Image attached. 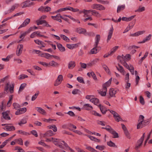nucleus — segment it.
<instances>
[{"mask_svg":"<svg viewBox=\"0 0 152 152\" xmlns=\"http://www.w3.org/2000/svg\"><path fill=\"white\" fill-rule=\"evenodd\" d=\"M102 129H105L113 135V138H118L119 137L118 135L115 131L109 125H107L106 127H102Z\"/></svg>","mask_w":152,"mask_h":152,"instance_id":"1","label":"nucleus"},{"mask_svg":"<svg viewBox=\"0 0 152 152\" xmlns=\"http://www.w3.org/2000/svg\"><path fill=\"white\" fill-rule=\"evenodd\" d=\"M145 136V133H144L143 134L142 136L140 138L139 140L137 142L135 147V149H138L140 146L142 145V143L143 141L144 137Z\"/></svg>","mask_w":152,"mask_h":152,"instance_id":"2","label":"nucleus"},{"mask_svg":"<svg viewBox=\"0 0 152 152\" xmlns=\"http://www.w3.org/2000/svg\"><path fill=\"white\" fill-rule=\"evenodd\" d=\"M9 112H10L9 111H7L2 113V115L3 118H1V120L2 122L3 121L4 119L6 120H10V118L9 115Z\"/></svg>","mask_w":152,"mask_h":152,"instance_id":"3","label":"nucleus"},{"mask_svg":"<svg viewBox=\"0 0 152 152\" xmlns=\"http://www.w3.org/2000/svg\"><path fill=\"white\" fill-rule=\"evenodd\" d=\"M36 22L37 23V25L38 26L44 24L43 25L47 27H51V26L48 24L47 22L45 20H42L39 19V20H36Z\"/></svg>","mask_w":152,"mask_h":152,"instance_id":"4","label":"nucleus"},{"mask_svg":"<svg viewBox=\"0 0 152 152\" xmlns=\"http://www.w3.org/2000/svg\"><path fill=\"white\" fill-rule=\"evenodd\" d=\"M63 77L62 75H59L57 77V79L55 81L54 83L55 86H57L60 84L63 80Z\"/></svg>","mask_w":152,"mask_h":152,"instance_id":"5","label":"nucleus"},{"mask_svg":"<svg viewBox=\"0 0 152 152\" xmlns=\"http://www.w3.org/2000/svg\"><path fill=\"white\" fill-rule=\"evenodd\" d=\"M92 8L94 9L100 10H104L105 8L102 5L100 4H94L92 6Z\"/></svg>","mask_w":152,"mask_h":152,"instance_id":"6","label":"nucleus"},{"mask_svg":"<svg viewBox=\"0 0 152 152\" xmlns=\"http://www.w3.org/2000/svg\"><path fill=\"white\" fill-rule=\"evenodd\" d=\"M94 47L90 51V53L92 54H96L101 49V47L99 46H95L94 45Z\"/></svg>","mask_w":152,"mask_h":152,"instance_id":"7","label":"nucleus"},{"mask_svg":"<svg viewBox=\"0 0 152 152\" xmlns=\"http://www.w3.org/2000/svg\"><path fill=\"white\" fill-rule=\"evenodd\" d=\"M23 6L22 7L23 8L30 7L34 4V3L31 2L30 0L26 1L23 2Z\"/></svg>","mask_w":152,"mask_h":152,"instance_id":"8","label":"nucleus"},{"mask_svg":"<svg viewBox=\"0 0 152 152\" xmlns=\"http://www.w3.org/2000/svg\"><path fill=\"white\" fill-rule=\"evenodd\" d=\"M27 110V109L26 107L20 108L18 109L15 112V114L16 115H20L26 112Z\"/></svg>","mask_w":152,"mask_h":152,"instance_id":"9","label":"nucleus"},{"mask_svg":"<svg viewBox=\"0 0 152 152\" xmlns=\"http://www.w3.org/2000/svg\"><path fill=\"white\" fill-rule=\"evenodd\" d=\"M104 86V87H102V88L101 90H98V91L99 94L102 96H106L107 91V88H105Z\"/></svg>","mask_w":152,"mask_h":152,"instance_id":"10","label":"nucleus"},{"mask_svg":"<svg viewBox=\"0 0 152 152\" xmlns=\"http://www.w3.org/2000/svg\"><path fill=\"white\" fill-rule=\"evenodd\" d=\"M98 106L99 107L100 109V111L103 114H105L107 111V108L104 106L99 104L98 105Z\"/></svg>","mask_w":152,"mask_h":152,"instance_id":"11","label":"nucleus"},{"mask_svg":"<svg viewBox=\"0 0 152 152\" xmlns=\"http://www.w3.org/2000/svg\"><path fill=\"white\" fill-rule=\"evenodd\" d=\"M113 26H112V27L110 28V29L109 30L108 33V34L107 36V42H108V41L110 40L113 34Z\"/></svg>","mask_w":152,"mask_h":152,"instance_id":"12","label":"nucleus"},{"mask_svg":"<svg viewBox=\"0 0 152 152\" xmlns=\"http://www.w3.org/2000/svg\"><path fill=\"white\" fill-rule=\"evenodd\" d=\"M23 48V45L22 44L19 45L17 47V49L18 50V52L17 51L16 54L18 56H19L22 53V50Z\"/></svg>","mask_w":152,"mask_h":152,"instance_id":"13","label":"nucleus"},{"mask_svg":"<svg viewBox=\"0 0 152 152\" xmlns=\"http://www.w3.org/2000/svg\"><path fill=\"white\" fill-rule=\"evenodd\" d=\"M68 68L69 69H73L75 66V62L74 61H70L68 65Z\"/></svg>","mask_w":152,"mask_h":152,"instance_id":"14","label":"nucleus"},{"mask_svg":"<svg viewBox=\"0 0 152 152\" xmlns=\"http://www.w3.org/2000/svg\"><path fill=\"white\" fill-rule=\"evenodd\" d=\"M36 109L37 111L39 113L42 115H46V112L45 110L40 107H36Z\"/></svg>","mask_w":152,"mask_h":152,"instance_id":"15","label":"nucleus"},{"mask_svg":"<svg viewBox=\"0 0 152 152\" xmlns=\"http://www.w3.org/2000/svg\"><path fill=\"white\" fill-rule=\"evenodd\" d=\"M90 11L92 12V15L98 18H100L101 17V15L95 10H91Z\"/></svg>","mask_w":152,"mask_h":152,"instance_id":"16","label":"nucleus"},{"mask_svg":"<svg viewBox=\"0 0 152 152\" xmlns=\"http://www.w3.org/2000/svg\"><path fill=\"white\" fill-rule=\"evenodd\" d=\"M76 31L80 34H84L86 32V30L85 29L81 28H77L76 29Z\"/></svg>","mask_w":152,"mask_h":152,"instance_id":"17","label":"nucleus"},{"mask_svg":"<svg viewBox=\"0 0 152 152\" xmlns=\"http://www.w3.org/2000/svg\"><path fill=\"white\" fill-rule=\"evenodd\" d=\"M83 109L86 110H91L93 109V107L89 104H85L83 107Z\"/></svg>","mask_w":152,"mask_h":152,"instance_id":"18","label":"nucleus"},{"mask_svg":"<svg viewBox=\"0 0 152 152\" xmlns=\"http://www.w3.org/2000/svg\"><path fill=\"white\" fill-rule=\"evenodd\" d=\"M54 134L52 131L51 130H49L47 131L43 135L44 137H50L53 136Z\"/></svg>","mask_w":152,"mask_h":152,"instance_id":"19","label":"nucleus"},{"mask_svg":"<svg viewBox=\"0 0 152 152\" xmlns=\"http://www.w3.org/2000/svg\"><path fill=\"white\" fill-rule=\"evenodd\" d=\"M95 41L94 42L95 46H97L98 44L99 43V42L100 39V35L99 34H97L96 35L95 37Z\"/></svg>","mask_w":152,"mask_h":152,"instance_id":"20","label":"nucleus"},{"mask_svg":"<svg viewBox=\"0 0 152 152\" xmlns=\"http://www.w3.org/2000/svg\"><path fill=\"white\" fill-rule=\"evenodd\" d=\"M145 32V31H138L134 34H131L130 35L131 36H138L142 34Z\"/></svg>","mask_w":152,"mask_h":152,"instance_id":"21","label":"nucleus"},{"mask_svg":"<svg viewBox=\"0 0 152 152\" xmlns=\"http://www.w3.org/2000/svg\"><path fill=\"white\" fill-rule=\"evenodd\" d=\"M152 35L149 34L148 36L146 37L142 41L139 42L138 43H143L150 40Z\"/></svg>","mask_w":152,"mask_h":152,"instance_id":"22","label":"nucleus"},{"mask_svg":"<svg viewBox=\"0 0 152 152\" xmlns=\"http://www.w3.org/2000/svg\"><path fill=\"white\" fill-rule=\"evenodd\" d=\"M135 16V15L131 16L129 18H127L126 17H123L122 18V20L123 21H129L132 20Z\"/></svg>","mask_w":152,"mask_h":152,"instance_id":"23","label":"nucleus"},{"mask_svg":"<svg viewBox=\"0 0 152 152\" xmlns=\"http://www.w3.org/2000/svg\"><path fill=\"white\" fill-rule=\"evenodd\" d=\"M116 92V91L113 88H110L109 90L110 95L111 97H115Z\"/></svg>","mask_w":152,"mask_h":152,"instance_id":"24","label":"nucleus"},{"mask_svg":"<svg viewBox=\"0 0 152 152\" xmlns=\"http://www.w3.org/2000/svg\"><path fill=\"white\" fill-rule=\"evenodd\" d=\"M112 80V78L111 77L108 81L103 84L102 85L103 87H104V86L105 88H107V87L109 86L111 84Z\"/></svg>","mask_w":152,"mask_h":152,"instance_id":"25","label":"nucleus"},{"mask_svg":"<svg viewBox=\"0 0 152 152\" xmlns=\"http://www.w3.org/2000/svg\"><path fill=\"white\" fill-rule=\"evenodd\" d=\"M48 65L53 67H55L58 66L59 64L57 62L53 61L49 63Z\"/></svg>","mask_w":152,"mask_h":152,"instance_id":"26","label":"nucleus"},{"mask_svg":"<svg viewBox=\"0 0 152 152\" xmlns=\"http://www.w3.org/2000/svg\"><path fill=\"white\" fill-rule=\"evenodd\" d=\"M57 47L61 52H63L65 51V48L61 44L58 43L57 44Z\"/></svg>","mask_w":152,"mask_h":152,"instance_id":"27","label":"nucleus"},{"mask_svg":"<svg viewBox=\"0 0 152 152\" xmlns=\"http://www.w3.org/2000/svg\"><path fill=\"white\" fill-rule=\"evenodd\" d=\"M10 124H8L7 125V131H12L15 130V127L13 126H9Z\"/></svg>","mask_w":152,"mask_h":152,"instance_id":"28","label":"nucleus"},{"mask_svg":"<svg viewBox=\"0 0 152 152\" xmlns=\"http://www.w3.org/2000/svg\"><path fill=\"white\" fill-rule=\"evenodd\" d=\"M145 10V8L144 7H142L141 6H139L138 8L135 10V12H140L144 11Z\"/></svg>","mask_w":152,"mask_h":152,"instance_id":"29","label":"nucleus"},{"mask_svg":"<svg viewBox=\"0 0 152 152\" xmlns=\"http://www.w3.org/2000/svg\"><path fill=\"white\" fill-rule=\"evenodd\" d=\"M26 85V83H23L21 85L18 91V93H20L24 89Z\"/></svg>","mask_w":152,"mask_h":152,"instance_id":"30","label":"nucleus"},{"mask_svg":"<svg viewBox=\"0 0 152 152\" xmlns=\"http://www.w3.org/2000/svg\"><path fill=\"white\" fill-rule=\"evenodd\" d=\"M49 129H52L53 131L55 132L57 131V128L55 125H49L48 126Z\"/></svg>","mask_w":152,"mask_h":152,"instance_id":"31","label":"nucleus"},{"mask_svg":"<svg viewBox=\"0 0 152 152\" xmlns=\"http://www.w3.org/2000/svg\"><path fill=\"white\" fill-rule=\"evenodd\" d=\"M90 101L94 103L95 105H97V104L99 103V99L96 98H94L93 99H91L90 100Z\"/></svg>","mask_w":152,"mask_h":152,"instance_id":"32","label":"nucleus"},{"mask_svg":"<svg viewBox=\"0 0 152 152\" xmlns=\"http://www.w3.org/2000/svg\"><path fill=\"white\" fill-rule=\"evenodd\" d=\"M118 65L119 67L116 66V68L117 70L121 73L124 72V71L123 67L122 66H121L119 64H118Z\"/></svg>","mask_w":152,"mask_h":152,"instance_id":"33","label":"nucleus"},{"mask_svg":"<svg viewBox=\"0 0 152 152\" xmlns=\"http://www.w3.org/2000/svg\"><path fill=\"white\" fill-rule=\"evenodd\" d=\"M12 106L13 107V109L15 110H17L18 108H20L21 107L20 105L19 104L16 102L13 103Z\"/></svg>","mask_w":152,"mask_h":152,"instance_id":"34","label":"nucleus"},{"mask_svg":"<svg viewBox=\"0 0 152 152\" xmlns=\"http://www.w3.org/2000/svg\"><path fill=\"white\" fill-rule=\"evenodd\" d=\"M125 8V5H124L118 6L117 8V12L118 13L121 10H123Z\"/></svg>","mask_w":152,"mask_h":152,"instance_id":"35","label":"nucleus"},{"mask_svg":"<svg viewBox=\"0 0 152 152\" xmlns=\"http://www.w3.org/2000/svg\"><path fill=\"white\" fill-rule=\"evenodd\" d=\"M107 145L110 147H117L115 144L113 142L111 141L107 142Z\"/></svg>","mask_w":152,"mask_h":152,"instance_id":"36","label":"nucleus"},{"mask_svg":"<svg viewBox=\"0 0 152 152\" xmlns=\"http://www.w3.org/2000/svg\"><path fill=\"white\" fill-rule=\"evenodd\" d=\"M114 117L115 118V120L118 122L120 121H123L122 119L121 118L120 116L118 113V115H116V114Z\"/></svg>","mask_w":152,"mask_h":152,"instance_id":"37","label":"nucleus"},{"mask_svg":"<svg viewBox=\"0 0 152 152\" xmlns=\"http://www.w3.org/2000/svg\"><path fill=\"white\" fill-rule=\"evenodd\" d=\"M69 10V7H66L62 8H61L58 10L57 11H56L55 12L57 13L58 12H61L62 11H64L66 10Z\"/></svg>","mask_w":152,"mask_h":152,"instance_id":"38","label":"nucleus"},{"mask_svg":"<svg viewBox=\"0 0 152 152\" xmlns=\"http://www.w3.org/2000/svg\"><path fill=\"white\" fill-rule=\"evenodd\" d=\"M60 37L62 39H63L64 40L67 42H69V39L66 36L64 35L61 34L60 35Z\"/></svg>","mask_w":152,"mask_h":152,"instance_id":"39","label":"nucleus"},{"mask_svg":"<svg viewBox=\"0 0 152 152\" xmlns=\"http://www.w3.org/2000/svg\"><path fill=\"white\" fill-rule=\"evenodd\" d=\"M120 62L127 69H128L130 67L129 66V65L125 62V61H124V60L121 61L120 60Z\"/></svg>","mask_w":152,"mask_h":152,"instance_id":"40","label":"nucleus"},{"mask_svg":"<svg viewBox=\"0 0 152 152\" xmlns=\"http://www.w3.org/2000/svg\"><path fill=\"white\" fill-rule=\"evenodd\" d=\"M14 84L12 83L10 85V88L9 89L10 92L11 94H12L14 92Z\"/></svg>","mask_w":152,"mask_h":152,"instance_id":"41","label":"nucleus"},{"mask_svg":"<svg viewBox=\"0 0 152 152\" xmlns=\"http://www.w3.org/2000/svg\"><path fill=\"white\" fill-rule=\"evenodd\" d=\"M15 142H16V143H18L19 144L23 145V141L21 138L15 139Z\"/></svg>","mask_w":152,"mask_h":152,"instance_id":"42","label":"nucleus"},{"mask_svg":"<svg viewBox=\"0 0 152 152\" xmlns=\"http://www.w3.org/2000/svg\"><path fill=\"white\" fill-rule=\"evenodd\" d=\"M18 133L20 134H22L23 135H30V133H27L26 132H25V131L20 130H19L18 131Z\"/></svg>","mask_w":152,"mask_h":152,"instance_id":"43","label":"nucleus"},{"mask_svg":"<svg viewBox=\"0 0 152 152\" xmlns=\"http://www.w3.org/2000/svg\"><path fill=\"white\" fill-rule=\"evenodd\" d=\"M28 77V76L27 75L24 74H22L19 76L18 77V79L20 80L26 78H27Z\"/></svg>","mask_w":152,"mask_h":152,"instance_id":"44","label":"nucleus"},{"mask_svg":"<svg viewBox=\"0 0 152 152\" xmlns=\"http://www.w3.org/2000/svg\"><path fill=\"white\" fill-rule=\"evenodd\" d=\"M39 91H37V92L35 93V94L31 98V100L32 101H34L35 100V99L37 98V96H38L39 94Z\"/></svg>","mask_w":152,"mask_h":152,"instance_id":"45","label":"nucleus"},{"mask_svg":"<svg viewBox=\"0 0 152 152\" xmlns=\"http://www.w3.org/2000/svg\"><path fill=\"white\" fill-rule=\"evenodd\" d=\"M77 80L80 83L83 84L85 83L82 77H78L77 78Z\"/></svg>","mask_w":152,"mask_h":152,"instance_id":"46","label":"nucleus"},{"mask_svg":"<svg viewBox=\"0 0 152 152\" xmlns=\"http://www.w3.org/2000/svg\"><path fill=\"white\" fill-rule=\"evenodd\" d=\"M27 123V121L26 119L25 118H23L21 120L20 122L18 123V124L20 126H21V124H24Z\"/></svg>","mask_w":152,"mask_h":152,"instance_id":"47","label":"nucleus"},{"mask_svg":"<svg viewBox=\"0 0 152 152\" xmlns=\"http://www.w3.org/2000/svg\"><path fill=\"white\" fill-rule=\"evenodd\" d=\"M143 122L142 121H140L137 126V129H139L141 127L142 128L143 127Z\"/></svg>","mask_w":152,"mask_h":152,"instance_id":"48","label":"nucleus"},{"mask_svg":"<svg viewBox=\"0 0 152 152\" xmlns=\"http://www.w3.org/2000/svg\"><path fill=\"white\" fill-rule=\"evenodd\" d=\"M131 74L133 75L134 74V69L133 66L132 65H130V67L128 69Z\"/></svg>","mask_w":152,"mask_h":152,"instance_id":"49","label":"nucleus"},{"mask_svg":"<svg viewBox=\"0 0 152 152\" xmlns=\"http://www.w3.org/2000/svg\"><path fill=\"white\" fill-rule=\"evenodd\" d=\"M105 148V146L104 145H97L96 147V148L100 150H102Z\"/></svg>","mask_w":152,"mask_h":152,"instance_id":"50","label":"nucleus"},{"mask_svg":"<svg viewBox=\"0 0 152 152\" xmlns=\"http://www.w3.org/2000/svg\"><path fill=\"white\" fill-rule=\"evenodd\" d=\"M118 46H115L113 47L112 49V50H111V52H110V54H113L118 49Z\"/></svg>","mask_w":152,"mask_h":152,"instance_id":"51","label":"nucleus"},{"mask_svg":"<svg viewBox=\"0 0 152 152\" xmlns=\"http://www.w3.org/2000/svg\"><path fill=\"white\" fill-rule=\"evenodd\" d=\"M69 8L70 10H68L71 11L73 12H77L79 11V10L78 9H75L70 7H69Z\"/></svg>","mask_w":152,"mask_h":152,"instance_id":"52","label":"nucleus"},{"mask_svg":"<svg viewBox=\"0 0 152 152\" xmlns=\"http://www.w3.org/2000/svg\"><path fill=\"white\" fill-rule=\"evenodd\" d=\"M91 113L95 115L101 117V114L96 112L95 111H92L91 112Z\"/></svg>","mask_w":152,"mask_h":152,"instance_id":"53","label":"nucleus"},{"mask_svg":"<svg viewBox=\"0 0 152 152\" xmlns=\"http://www.w3.org/2000/svg\"><path fill=\"white\" fill-rule=\"evenodd\" d=\"M51 10V8L47 6L45 7H44V12H48Z\"/></svg>","mask_w":152,"mask_h":152,"instance_id":"54","label":"nucleus"},{"mask_svg":"<svg viewBox=\"0 0 152 152\" xmlns=\"http://www.w3.org/2000/svg\"><path fill=\"white\" fill-rule=\"evenodd\" d=\"M124 133L125 134V135L126 137L129 139H130L131 138V137L129 133L128 132V131L126 130L124 132Z\"/></svg>","mask_w":152,"mask_h":152,"instance_id":"55","label":"nucleus"},{"mask_svg":"<svg viewBox=\"0 0 152 152\" xmlns=\"http://www.w3.org/2000/svg\"><path fill=\"white\" fill-rule=\"evenodd\" d=\"M103 68L108 73L110 72V70L108 69L107 66L105 64H103L102 65Z\"/></svg>","mask_w":152,"mask_h":152,"instance_id":"56","label":"nucleus"},{"mask_svg":"<svg viewBox=\"0 0 152 152\" xmlns=\"http://www.w3.org/2000/svg\"><path fill=\"white\" fill-rule=\"evenodd\" d=\"M65 113L68 114L71 117H74L75 116V114L72 111H69L67 113Z\"/></svg>","mask_w":152,"mask_h":152,"instance_id":"57","label":"nucleus"},{"mask_svg":"<svg viewBox=\"0 0 152 152\" xmlns=\"http://www.w3.org/2000/svg\"><path fill=\"white\" fill-rule=\"evenodd\" d=\"M10 82H8L7 83L6 85L5 86V91L7 92L9 88V87H10Z\"/></svg>","mask_w":152,"mask_h":152,"instance_id":"58","label":"nucleus"},{"mask_svg":"<svg viewBox=\"0 0 152 152\" xmlns=\"http://www.w3.org/2000/svg\"><path fill=\"white\" fill-rule=\"evenodd\" d=\"M97 1L98 2L103 4H109V2L107 1H102L101 0H97Z\"/></svg>","mask_w":152,"mask_h":152,"instance_id":"59","label":"nucleus"},{"mask_svg":"<svg viewBox=\"0 0 152 152\" xmlns=\"http://www.w3.org/2000/svg\"><path fill=\"white\" fill-rule=\"evenodd\" d=\"M140 102L142 105L145 104V102L142 96H140Z\"/></svg>","mask_w":152,"mask_h":152,"instance_id":"60","label":"nucleus"},{"mask_svg":"<svg viewBox=\"0 0 152 152\" xmlns=\"http://www.w3.org/2000/svg\"><path fill=\"white\" fill-rule=\"evenodd\" d=\"M28 34V33H27V32L26 31H25L19 37L20 39H23L26 36V35Z\"/></svg>","mask_w":152,"mask_h":152,"instance_id":"61","label":"nucleus"},{"mask_svg":"<svg viewBox=\"0 0 152 152\" xmlns=\"http://www.w3.org/2000/svg\"><path fill=\"white\" fill-rule=\"evenodd\" d=\"M30 19L29 18H26L23 22L27 26L30 22Z\"/></svg>","mask_w":152,"mask_h":152,"instance_id":"62","label":"nucleus"},{"mask_svg":"<svg viewBox=\"0 0 152 152\" xmlns=\"http://www.w3.org/2000/svg\"><path fill=\"white\" fill-rule=\"evenodd\" d=\"M15 9V6H13L8 11V13H9L12 12Z\"/></svg>","mask_w":152,"mask_h":152,"instance_id":"63","label":"nucleus"},{"mask_svg":"<svg viewBox=\"0 0 152 152\" xmlns=\"http://www.w3.org/2000/svg\"><path fill=\"white\" fill-rule=\"evenodd\" d=\"M31 133L35 137H37L38 136L36 130H33L31 132Z\"/></svg>","mask_w":152,"mask_h":152,"instance_id":"64","label":"nucleus"}]
</instances>
